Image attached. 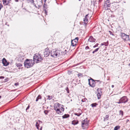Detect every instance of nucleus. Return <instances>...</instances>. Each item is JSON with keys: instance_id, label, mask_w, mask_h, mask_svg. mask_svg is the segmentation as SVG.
<instances>
[{"instance_id": "7c9ffc66", "label": "nucleus", "mask_w": 130, "mask_h": 130, "mask_svg": "<svg viewBox=\"0 0 130 130\" xmlns=\"http://www.w3.org/2000/svg\"><path fill=\"white\" fill-rule=\"evenodd\" d=\"M36 126L37 127V129H39V123H38V122H36Z\"/></svg>"}, {"instance_id": "49530a36", "label": "nucleus", "mask_w": 130, "mask_h": 130, "mask_svg": "<svg viewBox=\"0 0 130 130\" xmlns=\"http://www.w3.org/2000/svg\"><path fill=\"white\" fill-rule=\"evenodd\" d=\"M91 50H90L89 51H88V52H87L86 53H87V54L88 55H89V53L91 51Z\"/></svg>"}, {"instance_id": "f03ea898", "label": "nucleus", "mask_w": 130, "mask_h": 130, "mask_svg": "<svg viewBox=\"0 0 130 130\" xmlns=\"http://www.w3.org/2000/svg\"><path fill=\"white\" fill-rule=\"evenodd\" d=\"M61 51L59 50L55 51L53 50L51 51V56L56 58L59 56L60 55H61Z\"/></svg>"}, {"instance_id": "a878e982", "label": "nucleus", "mask_w": 130, "mask_h": 130, "mask_svg": "<svg viewBox=\"0 0 130 130\" xmlns=\"http://www.w3.org/2000/svg\"><path fill=\"white\" fill-rule=\"evenodd\" d=\"M109 116V115H106L104 118V120H108V118Z\"/></svg>"}, {"instance_id": "8fccbe9b", "label": "nucleus", "mask_w": 130, "mask_h": 130, "mask_svg": "<svg viewBox=\"0 0 130 130\" xmlns=\"http://www.w3.org/2000/svg\"><path fill=\"white\" fill-rule=\"evenodd\" d=\"M38 122L39 123V124L40 123H42V121H40V120H38Z\"/></svg>"}, {"instance_id": "c9c22d12", "label": "nucleus", "mask_w": 130, "mask_h": 130, "mask_svg": "<svg viewBox=\"0 0 130 130\" xmlns=\"http://www.w3.org/2000/svg\"><path fill=\"white\" fill-rule=\"evenodd\" d=\"M66 90L67 93H69V91L68 87H67L66 88Z\"/></svg>"}, {"instance_id": "2f4dec72", "label": "nucleus", "mask_w": 130, "mask_h": 130, "mask_svg": "<svg viewBox=\"0 0 130 130\" xmlns=\"http://www.w3.org/2000/svg\"><path fill=\"white\" fill-rule=\"evenodd\" d=\"M78 37H76L75 39L73 40H74V41H76V43H77V42L78 41Z\"/></svg>"}, {"instance_id": "473e14b6", "label": "nucleus", "mask_w": 130, "mask_h": 130, "mask_svg": "<svg viewBox=\"0 0 130 130\" xmlns=\"http://www.w3.org/2000/svg\"><path fill=\"white\" fill-rule=\"evenodd\" d=\"M87 100V99L84 98V99H82V101L83 102H84L86 101Z\"/></svg>"}, {"instance_id": "f3484780", "label": "nucleus", "mask_w": 130, "mask_h": 130, "mask_svg": "<svg viewBox=\"0 0 130 130\" xmlns=\"http://www.w3.org/2000/svg\"><path fill=\"white\" fill-rule=\"evenodd\" d=\"M77 44V43L76 41L74 40H72L71 41V46H75Z\"/></svg>"}, {"instance_id": "aec40b11", "label": "nucleus", "mask_w": 130, "mask_h": 130, "mask_svg": "<svg viewBox=\"0 0 130 130\" xmlns=\"http://www.w3.org/2000/svg\"><path fill=\"white\" fill-rule=\"evenodd\" d=\"M36 2L37 3V4L41 5L42 4V0H36Z\"/></svg>"}, {"instance_id": "dca6fc26", "label": "nucleus", "mask_w": 130, "mask_h": 130, "mask_svg": "<svg viewBox=\"0 0 130 130\" xmlns=\"http://www.w3.org/2000/svg\"><path fill=\"white\" fill-rule=\"evenodd\" d=\"M79 110V112L78 113L76 112L74 113V115H76L78 116H79L80 115H81L82 113V111L80 110V109L79 110Z\"/></svg>"}, {"instance_id": "2eb2a0df", "label": "nucleus", "mask_w": 130, "mask_h": 130, "mask_svg": "<svg viewBox=\"0 0 130 130\" xmlns=\"http://www.w3.org/2000/svg\"><path fill=\"white\" fill-rule=\"evenodd\" d=\"M3 2L4 5H7L9 3V1L8 0H3Z\"/></svg>"}, {"instance_id": "79ce46f5", "label": "nucleus", "mask_w": 130, "mask_h": 130, "mask_svg": "<svg viewBox=\"0 0 130 130\" xmlns=\"http://www.w3.org/2000/svg\"><path fill=\"white\" fill-rule=\"evenodd\" d=\"M44 11L45 13V14H47V9L45 8V9H44Z\"/></svg>"}, {"instance_id": "680f3d73", "label": "nucleus", "mask_w": 130, "mask_h": 130, "mask_svg": "<svg viewBox=\"0 0 130 130\" xmlns=\"http://www.w3.org/2000/svg\"><path fill=\"white\" fill-rule=\"evenodd\" d=\"M128 66L130 67V63L129 64H128Z\"/></svg>"}, {"instance_id": "603ef678", "label": "nucleus", "mask_w": 130, "mask_h": 130, "mask_svg": "<svg viewBox=\"0 0 130 130\" xmlns=\"http://www.w3.org/2000/svg\"><path fill=\"white\" fill-rule=\"evenodd\" d=\"M50 96L51 99L53 98V96Z\"/></svg>"}, {"instance_id": "0eeeda50", "label": "nucleus", "mask_w": 130, "mask_h": 130, "mask_svg": "<svg viewBox=\"0 0 130 130\" xmlns=\"http://www.w3.org/2000/svg\"><path fill=\"white\" fill-rule=\"evenodd\" d=\"M88 81L89 84L90 86L93 87L95 86V82L93 79L91 78L90 79H89Z\"/></svg>"}, {"instance_id": "9d476101", "label": "nucleus", "mask_w": 130, "mask_h": 130, "mask_svg": "<svg viewBox=\"0 0 130 130\" xmlns=\"http://www.w3.org/2000/svg\"><path fill=\"white\" fill-rule=\"evenodd\" d=\"M50 53V51L48 49H45V52L44 53V56L47 57L48 56Z\"/></svg>"}, {"instance_id": "f704fd0d", "label": "nucleus", "mask_w": 130, "mask_h": 130, "mask_svg": "<svg viewBox=\"0 0 130 130\" xmlns=\"http://www.w3.org/2000/svg\"><path fill=\"white\" fill-rule=\"evenodd\" d=\"M48 111L47 110H45L44 111V112L45 115H47L48 113Z\"/></svg>"}, {"instance_id": "6ab92c4d", "label": "nucleus", "mask_w": 130, "mask_h": 130, "mask_svg": "<svg viewBox=\"0 0 130 130\" xmlns=\"http://www.w3.org/2000/svg\"><path fill=\"white\" fill-rule=\"evenodd\" d=\"M89 14L86 15L85 17V18L84 19V21L85 23H86L88 20L87 19V17L88 16Z\"/></svg>"}, {"instance_id": "13d9d810", "label": "nucleus", "mask_w": 130, "mask_h": 130, "mask_svg": "<svg viewBox=\"0 0 130 130\" xmlns=\"http://www.w3.org/2000/svg\"><path fill=\"white\" fill-rule=\"evenodd\" d=\"M42 129V127H41L40 128V130H41Z\"/></svg>"}, {"instance_id": "338daca9", "label": "nucleus", "mask_w": 130, "mask_h": 130, "mask_svg": "<svg viewBox=\"0 0 130 130\" xmlns=\"http://www.w3.org/2000/svg\"><path fill=\"white\" fill-rule=\"evenodd\" d=\"M79 64V63H78V64H77V65H78Z\"/></svg>"}, {"instance_id": "bf43d9fd", "label": "nucleus", "mask_w": 130, "mask_h": 130, "mask_svg": "<svg viewBox=\"0 0 130 130\" xmlns=\"http://www.w3.org/2000/svg\"><path fill=\"white\" fill-rule=\"evenodd\" d=\"M94 52H95V53L96 52V51L95 50H94Z\"/></svg>"}, {"instance_id": "ea45409f", "label": "nucleus", "mask_w": 130, "mask_h": 130, "mask_svg": "<svg viewBox=\"0 0 130 130\" xmlns=\"http://www.w3.org/2000/svg\"><path fill=\"white\" fill-rule=\"evenodd\" d=\"M99 44L98 43H96L95 45L93 47V48H95L98 46V45Z\"/></svg>"}, {"instance_id": "39448f33", "label": "nucleus", "mask_w": 130, "mask_h": 130, "mask_svg": "<svg viewBox=\"0 0 130 130\" xmlns=\"http://www.w3.org/2000/svg\"><path fill=\"white\" fill-rule=\"evenodd\" d=\"M89 122L87 118L84 120L82 122V127L84 129L88 128Z\"/></svg>"}, {"instance_id": "de8ad7c7", "label": "nucleus", "mask_w": 130, "mask_h": 130, "mask_svg": "<svg viewBox=\"0 0 130 130\" xmlns=\"http://www.w3.org/2000/svg\"><path fill=\"white\" fill-rule=\"evenodd\" d=\"M29 106L28 105V106L27 107L26 109V111H27V110L29 108Z\"/></svg>"}, {"instance_id": "b1692460", "label": "nucleus", "mask_w": 130, "mask_h": 130, "mask_svg": "<svg viewBox=\"0 0 130 130\" xmlns=\"http://www.w3.org/2000/svg\"><path fill=\"white\" fill-rule=\"evenodd\" d=\"M41 99V96L40 95H39L37 97L36 101V102H37L39 100Z\"/></svg>"}, {"instance_id": "20e7f679", "label": "nucleus", "mask_w": 130, "mask_h": 130, "mask_svg": "<svg viewBox=\"0 0 130 130\" xmlns=\"http://www.w3.org/2000/svg\"><path fill=\"white\" fill-rule=\"evenodd\" d=\"M111 3L110 0H105L104 4V6L106 10L110 9L108 8H110L111 7Z\"/></svg>"}, {"instance_id": "052dcab7", "label": "nucleus", "mask_w": 130, "mask_h": 130, "mask_svg": "<svg viewBox=\"0 0 130 130\" xmlns=\"http://www.w3.org/2000/svg\"><path fill=\"white\" fill-rule=\"evenodd\" d=\"M46 1V0H44V1L45 3Z\"/></svg>"}, {"instance_id": "09e8293b", "label": "nucleus", "mask_w": 130, "mask_h": 130, "mask_svg": "<svg viewBox=\"0 0 130 130\" xmlns=\"http://www.w3.org/2000/svg\"><path fill=\"white\" fill-rule=\"evenodd\" d=\"M99 48H96V49H95V50H96V52H97L98 51V50H99Z\"/></svg>"}, {"instance_id": "0e129e2a", "label": "nucleus", "mask_w": 130, "mask_h": 130, "mask_svg": "<svg viewBox=\"0 0 130 130\" xmlns=\"http://www.w3.org/2000/svg\"><path fill=\"white\" fill-rule=\"evenodd\" d=\"M102 0H99V1H101Z\"/></svg>"}, {"instance_id": "3c124183", "label": "nucleus", "mask_w": 130, "mask_h": 130, "mask_svg": "<svg viewBox=\"0 0 130 130\" xmlns=\"http://www.w3.org/2000/svg\"><path fill=\"white\" fill-rule=\"evenodd\" d=\"M96 81H97V82H99L100 83H101V81H100V80H96Z\"/></svg>"}, {"instance_id": "4c0bfd02", "label": "nucleus", "mask_w": 130, "mask_h": 130, "mask_svg": "<svg viewBox=\"0 0 130 130\" xmlns=\"http://www.w3.org/2000/svg\"><path fill=\"white\" fill-rule=\"evenodd\" d=\"M47 96L48 97V98H47V100H50L51 99L50 97V96L48 95Z\"/></svg>"}, {"instance_id": "7ed1b4c3", "label": "nucleus", "mask_w": 130, "mask_h": 130, "mask_svg": "<svg viewBox=\"0 0 130 130\" xmlns=\"http://www.w3.org/2000/svg\"><path fill=\"white\" fill-rule=\"evenodd\" d=\"M42 58L41 57L40 54H35L33 57V61L38 63L42 60Z\"/></svg>"}, {"instance_id": "c85d7f7f", "label": "nucleus", "mask_w": 130, "mask_h": 130, "mask_svg": "<svg viewBox=\"0 0 130 130\" xmlns=\"http://www.w3.org/2000/svg\"><path fill=\"white\" fill-rule=\"evenodd\" d=\"M120 126H115L114 128V130H118V129H119Z\"/></svg>"}, {"instance_id": "cd10ccee", "label": "nucleus", "mask_w": 130, "mask_h": 130, "mask_svg": "<svg viewBox=\"0 0 130 130\" xmlns=\"http://www.w3.org/2000/svg\"><path fill=\"white\" fill-rule=\"evenodd\" d=\"M57 103L55 104L54 106V109L56 111V109H57Z\"/></svg>"}, {"instance_id": "6e6552de", "label": "nucleus", "mask_w": 130, "mask_h": 130, "mask_svg": "<svg viewBox=\"0 0 130 130\" xmlns=\"http://www.w3.org/2000/svg\"><path fill=\"white\" fill-rule=\"evenodd\" d=\"M97 90L98 92L97 96L98 99H100L102 94V89H101L98 88Z\"/></svg>"}, {"instance_id": "37998d69", "label": "nucleus", "mask_w": 130, "mask_h": 130, "mask_svg": "<svg viewBox=\"0 0 130 130\" xmlns=\"http://www.w3.org/2000/svg\"><path fill=\"white\" fill-rule=\"evenodd\" d=\"M120 114H121L122 115L123 114V111L122 110H120Z\"/></svg>"}, {"instance_id": "1a4fd4ad", "label": "nucleus", "mask_w": 130, "mask_h": 130, "mask_svg": "<svg viewBox=\"0 0 130 130\" xmlns=\"http://www.w3.org/2000/svg\"><path fill=\"white\" fill-rule=\"evenodd\" d=\"M122 103H125L127 102L128 101V99L126 96H124L121 98L120 99Z\"/></svg>"}, {"instance_id": "bb28decb", "label": "nucleus", "mask_w": 130, "mask_h": 130, "mask_svg": "<svg viewBox=\"0 0 130 130\" xmlns=\"http://www.w3.org/2000/svg\"><path fill=\"white\" fill-rule=\"evenodd\" d=\"M16 65L18 67H20L22 66V64L21 63H16Z\"/></svg>"}, {"instance_id": "f8f14e48", "label": "nucleus", "mask_w": 130, "mask_h": 130, "mask_svg": "<svg viewBox=\"0 0 130 130\" xmlns=\"http://www.w3.org/2000/svg\"><path fill=\"white\" fill-rule=\"evenodd\" d=\"M2 63L5 66H7L8 65L9 63L8 62L5 58H3L2 59Z\"/></svg>"}, {"instance_id": "4468645a", "label": "nucleus", "mask_w": 130, "mask_h": 130, "mask_svg": "<svg viewBox=\"0 0 130 130\" xmlns=\"http://www.w3.org/2000/svg\"><path fill=\"white\" fill-rule=\"evenodd\" d=\"M56 112L57 114L61 115L63 112L62 109H56Z\"/></svg>"}, {"instance_id": "9b49d317", "label": "nucleus", "mask_w": 130, "mask_h": 130, "mask_svg": "<svg viewBox=\"0 0 130 130\" xmlns=\"http://www.w3.org/2000/svg\"><path fill=\"white\" fill-rule=\"evenodd\" d=\"M57 109H62L63 110V112L64 110V108H63V106L61 104H60L59 103H57Z\"/></svg>"}, {"instance_id": "c03bdc74", "label": "nucleus", "mask_w": 130, "mask_h": 130, "mask_svg": "<svg viewBox=\"0 0 130 130\" xmlns=\"http://www.w3.org/2000/svg\"><path fill=\"white\" fill-rule=\"evenodd\" d=\"M19 84L18 83H16L14 84V85L16 86H18L19 85Z\"/></svg>"}, {"instance_id": "f257e3e1", "label": "nucleus", "mask_w": 130, "mask_h": 130, "mask_svg": "<svg viewBox=\"0 0 130 130\" xmlns=\"http://www.w3.org/2000/svg\"><path fill=\"white\" fill-rule=\"evenodd\" d=\"M34 63V62L32 59H27L24 63L25 67L27 68L32 67Z\"/></svg>"}, {"instance_id": "c756f323", "label": "nucleus", "mask_w": 130, "mask_h": 130, "mask_svg": "<svg viewBox=\"0 0 130 130\" xmlns=\"http://www.w3.org/2000/svg\"><path fill=\"white\" fill-rule=\"evenodd\" d=\"M85 49L87 51H89L90 50V49L89 48V47L87 46L85 47Z\"/></svg>"}, {"instance_id": "58836bf2", "label": "nucleus", "mask_w": 130, "mask_h": 130, "mask_svg": "<svg viewBox=\"0 0 130 130\" xmlns=\"http://www.w3.org/2000/svg\"><path fill=\"white\" fill-rule=\"evenodd\" d=\"M109 34H110V35H112V36L114 35V34L112 33V32L111 31H109Z\"/></svg>"}, {"instance_id": "69168bd1", "label": "nucleus", "mask_w": 130, "mask_h": 130, "mask_svg": "<svg viewBox=\"0 0 130 130\" xmlns=\"http://www.w3.org/2000/svg\"><path fill=\"white\" fill-rule=\"evenodd\" d=\"M1 96H0V99L1 98Z\"/></svg>"}, {"instance_id": "864d4df0", "label": "nucleus", "mask_w": 130, "mask_h": 130, "mask_svg": "<svg viewBox=\"0 0 130 130\" xmlns=\"http://www.w3.org/2000/svg\"><path fill=\"white\" fill-rule=\"evenodd\" d=\"M129 121V120H128V119H127V120H126V122H128Z\"/></svg>"}, {"instance_id": "5701e85b", "label": "nucleus", "mask_w": 130, "mask_h": 130, "mask_svg": "<svg viewBox=\"0 0 130 130\" xmlns=\"http://www.w3.org/2000/svg\"><path fill=\"white\" fill-rule=\"evenodd\" d=\"M98 105V104L96 103H94L90 105L92 107H96Z\"/></svg>"}, {"instance_id": "4d7b16f0", "label": "nucleus", "mask_w": 130, "mask_h": 130, "mask_svg": "<svg viewBox=\"0 0 130 130\" xmlns=\"http://www.w3.org/2000/svg\"><path fill=\"white\" fill-rule=\"evenodd\" d=\"M95 52H94V51H93V52H92V53L93 54H94V53H95Z\"/></svg>"}, {"instance_id": "a18cd8bd", "label": "nucleus", "mask_w": 130, "mask_h": 130, "mask_svg": "<svg viewBox=\"0 0 130 130\" xmlns=\"http://www.w3.org/2000/svg\"><path fill=\"white\" fill-rule=\"evenodd\" d=\"M4 77L3 76H0V79H2L4 78Z\"/></svg>"}, {"instance_id": "6e6d98bb", "label": "nucleus", "mask_w": 130, "mask_h": 130, "mask_svg": "<svg viewBox=\"0 0 130 130\" xmlns=\"http://www.w3.org/2000/svg\"><path fill=\"white\" fill-rule=\"evenodd\" d=\"M114 86L113 85H112L111 86V87H112V88H113L114 87Z\"/></svg>"}, {"instance_id": "a211bd4d", "label": "nucleus", "mask_w": 130, "mask_h": 130, "mask_svg": "<svg viewBox=\"0 0 130 130\" xmlns=\"http://www.w3.org/2000/svg\"><path fill=\"white\" fill-rule=\"evenodd\" d=\"M78 121L77 120H74L72 122V124L74 125L78 124Z\"/></svg>"}, {"instance_id": "5fc2aeb1", "label": "nucleus", "mask_w": 130, "mask_h": 130, "mask_svg": "<svg viewBox=\"0 0 130 130\" xmlns=\"http://www.w3.org/2000/svg\"><path fill=\"white\" fill-rule=\"evenodd\" d=\"M15 1L16 2H18V0H15Z\"/></svg>"}, {"instance_id": "423d86ee", "label": "nucleus", "mask_w": 130, "mask_h": 130, "mask_svg": "<svg viewBox=\"0 0 130 130\" xmlns=\"http://www.w3.org/2000/svg\"><path fill=\"white\" fill-rule=\"evenodd\" d=\"M121 36L124 41H128L129 39V36L127 35L124 33H122Z\"/></svg>"}, {"instance_id": "e433bc0d", "label": "nucleus", "mask_w": 130, "mask_h": 130, "mask_svg": "<svg viewBox=\"0 0 130 130\" xmlns=\"http://www.w3.org/2000/svg\"><path fill=\"white\" fill-rule=\"evenodd\" d=\"M82 74H78L77 75L78 77H81L82 76Z\"/></svg>"}, {"instance_id": "e2e57ef3", "label": "nucleus", "mask_w": 130, "mask_h": 130, "mask_svg": "<svg viewBox=\"0 0 130 130\" xmlns=\"http://www.w3.org/2000/svg\"><path fill=\"white\" fill-rule=\"evenodd\" d=\"M128 41H129L130 42V39L129 38V39Z\"/></svg>"}, {"instance_id": "4be33fe9", "label": "nucleus", "mask_w": 130, "mask_h": 130, "mask_svg": "<svg viewBox=\"0 0 130 130\" xmlns=\"http://www.w3.org/2000/svg\"><path fill=\"white\" fill-rule=\"evenodd\" d=\"M27 2L28 3H30L32 4L33 5L35 4L34 0H27Z\"/></svg>"}, {"instance_id": "72a5a7b5", "label": "nucleus", "mask_w": 130, "mask_h": 130, "mask_svg": "<svg viewBox=\"0 0 130 130\" xmlns=\"http://www.w3.org/2000/svg\"><path fill=\"white\" fill-rule=\"evenodd\" d=\"M43 7L44 8H46L47 9V5L46 4H45V3H44V5L43 6Z\"/></svg>"}, {"instance_id": "a19ab883", "label": "nucleus", "mask_w": 130, "mask_h": 130, "mask_svg": "<svg viewBox=\"0 0 130 130\" xmlns=\"http://www.w3.org/2000/svg\"><path fill=\"white\" fill-rule=\"evenodd\" d=\"M116 103H118V104L122 103V102L121 101L120 99L119 100V101L117 102Z\"/></svg>"}, {"instance_id": "393cba45", "label": "nucleus", "mask_w": 130, "mask_h": 130, "mask_svg": "<svg viewBox=\"0 0 130 130\" xmlns=\"http://www.w3.org/2000/svg\"><path fill=\"white\" fill-rule=\"evenodd\" d=\"M108 42H104L103 43H102L101 44L102 45H105V46H107L108 45Z\"/></svg>"}, {"instance_id": "412c9836", "label": "nucleus", "mask_w": 130, "mask_h": 130, "mask_svg": "<svg viewBox=\"0 0 130 130\" xmlns=\"http://www.w3.org/2000/svg\"><path fill=\"white\" fill-rule=\"evenodd\" d=\"M69 117V115L68 114H65L64 115L62 116V118L63 119L67 118Z\"/></svg>"}, {"instance_id": "ddd939ff", "label": "nucleus", "mask_w": 130, "mask_h": 130, "mask_svg": "<svg viewBox=\"0 0 130 130\" xmlns=\"http://www.w3.org/2000/svg\"><path fill=\"white\" fill-rule=\"evenodd\" d=\"M96 40L92 36H91L88 39V42H95Z\"/></svg>"}]
</instances>
